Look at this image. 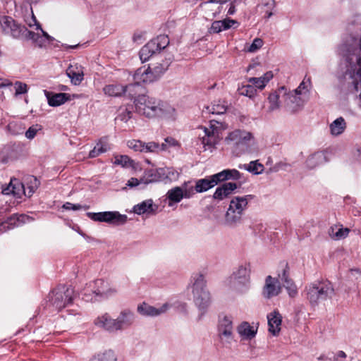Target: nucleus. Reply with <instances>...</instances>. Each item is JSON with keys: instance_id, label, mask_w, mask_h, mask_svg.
<instances>
[{"instance_id": "nucleus-16", "label": "nucleus", "mask_w": 361, "mask_h": 361, "mask_svg": "<svg viewBox=\"0 0 361 361\" xmlns=\"http://www.w3.org/2000/svg\"><path fill=\"white\" fill-rule=\"evenodd\" d=\"M115 321L116 332L121 331L133 325L135 321V314L131 310L125 309L120 312Z\"/></svg>"}, {"instance_id": "nucleus-20", "label": "nucleus", "mask_w": 361, "mask_h": 361, "mask_svg": "<svg viewBox=\"0 0 361 361\" xmlns=\"http://www.w3.org/2000/svg\"><path fill=\"white\" fill-rule=\"evenodd\" d=\"M286 94V87L282 86L271 93L268 97L269 106L268 111L272 112L280 108V104L283 102V97Z\"/></svg>"}, {"instance_id": "nucleus-42", "label": "nucleus", "mask_w": 361, "mask_h": 361, "mask_svg": "<svg viewBox=\"0 0 361 361\" xmlns=\"http://www.w3.org/2000/svg\"><path fill=\"white\" fill-rule=\"evenodd\" d=\"M276 279H279V283L281 282L283 283V286L293 282V279L290 277L289 267L288 264H285L281 273L278 274V277Z\"/></svg>"}, {"instance_id": "nucleus-58", "label": "nucleus", "mask_w": 361, "mask_h": 361, "mask_svg": "<svg viewBox=\"0 0 361 361\" xmlns=\"http://www.w3.org/2000/svg\"><path fill=\"white\" fill-rule=\"evenodd\" d=\"M140 183H144L143 178H140V180H138L136 178H131L130 179H129L128 180V183H126V185L130 188H133V187L139 185Z\"/></svg>"}, {"instance_id": "nucleus-21", "label": "nucleus", "mask_w": 361, "mask_h": 361, "mask_svg": "<svg viewBox=\"0 0 361 361\" xmlns=\"http://www.w3.org/2000/svg\"><path fill=\"white\" fill-rule=\"evenodd\" d=\"M236 330L242 340L250 341L255 337L257 327L251 326L247 322H243L237 326Z\"/></svg>"}, {"instance_id": "nucleus-4", "label": "nucleus", "mask_w": 361, "mask_h": 361, "mask_svg": "<svg viewBox=\"0 0 361 361\" xmlns=\"http://www.w3.org/2000/svg\"><path fill=\"white\" fill-rule=\"evenodd\" d=\"M252 198V195L234 197L231 200L229 207L225 215L226 224L229 226H235L240 224L243 212L247 207L248 201Z\"/></svg>"}, {"instance_id": "nucleus-62", "label": "nucleus", "mask_w": 361, "mask_h": 361, "mask_svg": "<svg viewBox=\"0 0 361 361\" xmlns=\"http://www.w3.org/2000/svg\"><path fill=\"white\" fill-rule=\"evenodd\" d=\"M222 21L224 22V30L231 28L233 25L238 23L235 20H232V19H229V18H226V19L223 20Z\"/></svg>"}, {"instance_id": "nucleus-17", "label": "nucleus", "mask_w": 361, "mask_h": 361, "mask_svg": "<svg viewBox=\"0 0 361 361\" xmlns=\"http://www.w3.org/2000/svg\"><path fill=\"white\" fill-rule=\"evenodd\" d=\"M94 324L109 333H116V321L109 313H104L98 316L94 320Z\"/></svg>"}, {"instance_id": "nucleus-44", "label": "nucleus", "mask_w": 361, "mask_h": 361, "mask_svg": "<svg viewBox=\"0 0 361 361\" xmlns=\"http://www.w3.org/2000/svg\"><path fill=\"white\" fill-rule=\"evenodd\" d=\"M115 160L114 164L116 165H121L123 167H128L131 166L134 163V161L132 160L127 155H118L115 156Z\"/></svg>"}, {"instance_id": "nucleus-53", "label": "nucleus", "mask_w": 361, "mask_h": 361, "mask_svg": "<svg viewBox=\"0 0 361 361\" xmlns=\"http://www.w3.org/2000/svg\"><path fill=\"white\" fill-rule=\"evenodd\" d=\"M263 45V41L262 39L259 38H255L252 43L250 45V47L247 48V51L249 52H255L257 51L259 48H261Z\"/></svg>"}, {"instance_id": "nucleus-2", "label": "nucleus", "mask_w": 361, "mask_h": 361, "mask_svg": "<svg viewBox=\"0 0 361 361\" xmlns=\"http://www.w3.org/2000/svg\"><path fill=\"white\" fill-rule=\"evenodd\" d=\"M191 283L193 301L201 312L200 317H202L211 304V295L207 288V281L202 274H194Z\"/></svg>"}, {"instance_id": "nucleus-63", "label": "nucleus", "mask_w": 361, "mask_h": 361, "mask_svg": "<svg viewBox=\"0 0 361 361\" xmlns=\"http://www.w3.org/2000/svg\"><path fill=\"white\" fill-rule=\"evenodd\" d=\"M12 188H13V183H12V179H11L10 183L7 186L3 188L2 193L4 195H11V194L13 195V190H12Z\"/></svg>"}, {"instance_id": "nucleus-10", "label": "nucleus", "mask_w": 361, "mask_h": 361, "mask_svg": "<svg viewBox=\"0 0 361 361\" xmlns=\"http://www.w3.org/2000/svg\"><path fill=\"white\" fill-rule=\"evenodd\" d=\"M87 215L94 221L105 222L115 226H121L127 222L128 217L118 212H88Z\"/></svg>"}, {"instance_id": "nucleus-55", "label": "nucleus", "mask_w": 361, "mask_h": 361, "mask_svg": "<svg viewBox=\"0 0 361 361\" xmlns=\"http://www.w3.org/2000/svg\"><path fill=\"white\" fill-rule=\"evenodd\" d=\"M132 116V111L126 108L122 110L117 117L121 121L127 122Z\"/></svg>"}, {"instance_id": "nucleus-50", "label": "nucleus", "mask_w": 361, "mask_h": 361, "mask_svg": "<svg viewBox=\"0 0 361 361\" xmlns=\"http://www.w3.org/2000/svg\"><path fill=\"white\" fill-rule=\"evenodd\" d=\"M7 129L13 135H19L23 133L24 128L16 123H10L7 126Z\"/></svg>"}, {"instance_id": "nucleus-36", "label": "nucleus", "mask_w": 361, "mask_h": 361, "mask_svg": "<svg viewBox=\"0 0 361 361\" xmlns=\"http://www.w3.org/2000/svg\"><path fill=\"white\" fill-rule=\"evenodd\" d=\"M163 171L162 169H149L145 171L144 179V184H148L152 182L159 181L160 180V175Z\"/></svg>"}, {"instance_id": "nucleus-8", "label": "nucleus", "mask_w": 361, "mask_h": 361, "mask_svg": "<svg viewBox=\"0 0 361 361\" xmlns=\"http://www.w3.org/2000/svg\"><path fill=\"white\" fill-rule=\"evenodd\" d=\"M169 44V39L167 35H161L147 42L140 51V59L142 62L149 59L157 52L164 49Z\"/></svg>"}, {"instance_id": "nucleus-34", "label": "nucleus", "mask_w": 361, "mask_h": 361, "mask_svg": "<svg viewBox=\"0 0 361 361\" xmlns=\"http://www.w3.org/2000/svg\"><path fill=\"white\" fill-rule=\"evenodd\" d=\"M345 128L346 123L344 118L339 117L330 125L331 133L333 135H339L344 131Z\"/></svg>"}, {"instance_id": "nucleus-57", "label": "nucleus", "mask_w": 361, "mask_h": 361, "mask_svg": "<svg viewBox=\"0 0 361 361\" xmlns=\"http://www.w3.org/2000/svg\"><path fill=\"white\" fill-rule=\"evenodd\" d=\"M212 178L215 181L216 185H217L220 182L226 181V175L225 174V171L223 170L222 171L217 173L216 174H214L212 176Z\"/></svg>"}, {"instance_id": "nucleus-28", "label": "nucleus", "mask_w": 361, "mask_h": 361, "mask_svg": "<svg viewBox=\"0 0 361 361\" xmlns=\"http://www.w3.org/2000/svg\"><path fill=\"white\" fill-rule=\"evenodd\" d=\"M157 208L158 206L154 204L153 200L148 199L135 204L133 208V212L138 215H142L146 213H154Z\"/></svg>"}, {"instance_id": "nucleus-27", "label": "nucleus", "mask_w": 361, "mask_h": 361, "mask_svg": "<svg viewBox=\"0 0 361 361\" xmlns=\"http://www.w3.org/2000/svg\"><path fill=\"white\" fill-rule=\"evenodd\" d=\"M190 195L187 191H183L180 187H174L169 190L166 193V197L169 200V206L171 207L174 203L180 202L183 197L189 198Z\"/></svg>"}, {"instance_id": "nucleus-48", "label": "nucleus", "mask_w": 361, "mask_h": 361, "mask_svg": "<svg viewBox=\"0 0 361 361\" xmlns=\"http://www.w3.org/2000/svg\"><path fill=\"white\" fill-rule=\"evenodd\" d=\"M107 151V147L101 142L97 144V145L92 149L89 153L90 158H94L98 157L99 154Z\"/></svg>"}, {"instance_id": "nucleus-52", "label": "nucleus", "mask_w": 361, "mask_h": 361, "mask_svg": "<svg viewBox=\"0 0 361 361\" xmlns=\"http://www.w3.org/2000/svg\"><path fill=\"white\" fill-rule=\"evenodd\" d=\"M14 87L16 90V94H25L27 92V86L25 83H23L20 81H17L14 84Z\"/></svg>"}, {"instance_id": "nucleus-7", "label": "nucleus", "mask_w": 361, "mask_h": 361, "mask_svg": "<svg viewBox=\"0 0 361 361\" xmlns=\"http://www.w3.org/2000/svg\"><path fill=\"white\" fill-rule=\"evenodd\" d=\"M50 301L53 307L58 310H61L73 303L74 299V290L71 286L63 285L56 288L49 294Z\"/></svg>"}, {"instance_id": "nucleus-39", "label": "nucleus", "mask_w": 361, "mask_h": 361, "mask_svg": "<svg viewBox=\"0 0 361 361\" xmlns=\"http://www.w3.org/2000/svg\"><path fill=\"white\" fill-rule=\"evenodd\" d=\"M140 83V82L135 81L134 83H130L124 86L125 94H128V95L131 98L139 94L142 91V86Z\"/></svg>"}, {"instance_id": "nucleus-56", "label": "nucleus", "mask_w": 361, "mask_h": 361, "mask_svg": "<svg viewBox=\"0 0 361 361\" xmlns=\"http://www.w3.org/2000/svg\"><path fill=\"white\" fill-rule=\"evenodd\" d=\"M283 287L286 289L290 297L295 298L297 295L298 288L294 281L289 283L288 285H285Z\"/></svg>"}, {"instance_id": "nucleus-13", "label": "nucleus", "mask_w": 361, "mask_h": 361, "mask_svg": "<svg viewBox=\"0 0 361 361\" xmlns=\"http://www.w3.org/2000/svg\"><path fill=\"white\" fill-rule=\"evenodd\" d=\"M171 306L172 305L170 303L165 302L159 307H155L147 303L143 302L137 306V312L142 316L157 317L167 312Z\"/></svg>"}, {"instance_id": "nucleus-30", "label": "nucleus", "mask_w": 361, "mask_h": 361, "mask_svg": "<svg viewBox=\"0 0 361 361\" xmlns=\"http://www.w3.org/2000/svg\"><path fill=\"white\" fill-rule=\"evenodd\" d=\"M170 63V59H164L163 58H161L157 61L150 63L149 66L150 67L151 70L154 71V73L158 75L160 78L164 72L168 69Z\"/></svg>"}, {"instance_id": "nucleus-64", "label": "nucleus", "mask_w": 361, "mask_h": 361, "mask_svg": "<svg viewBox=\"0 0 361 361\" xmlns=\"http://www.w3.org/2000/svg\"><path fill=\"white\" fill-rule=\"evenodd\" d=\"M164 144L166 145V149L169 146H176L178 145V142L173 137H168L165 139V142Z\"/></svg>"}, {"instance_id": "nucleus-51", "label": "nucleus", "mask_w": 361, "mask_h": 361, "mask_svg": "<svg viewBox=\"0 0 361 361\" xmlns=\"http://www.w3.org/2000/svg\"><path fill=\"white\" fill-rule=\"evenodd\" d=\"M224 22L222 20H216L212 23V26L209 29L210 33H219L222 30H224Z\"/></svg>"}, {"instance_id": "nucleus-54", "label": "nucleus", "mask_w": 361, "mask_h": 361, "mask_svg": "<svg viewBox=\"0 0 361 361\" xmlns=\"http://www.w3.org/2000/svg\"><path fill=\"white\" fill-rule=\"evenodd\" d=\"M40 129L41 128L38 125L30 126L25 132V137L30 140L33 139L35 137L37 131Z\"/></svg>"}, {"instance_id": "nucleus-60", "label": "nucleus", "mask_w": 361, "mask_h": 361, "mask_svg": "<svg viewBox=\"0 0 361 361\" xmlns=\"http://www.w3.org/2000/svg\"><path fill=\"white\" fill-rule=\"evenodd\" d=\"M63 208L67 210H78L82 208V206L80 204H72L71 202H66L63 205Z\"/></svg>"}, {"instance_id": "nucleus-37", "label": "nucleus", "mask_w": 361, "mask_h": 361, "mask_svg": "<svg viewBox=\"0 0 361 361\" xmlns=\"http://www.w3.org/2000/svg\"><path fill=\"white\" fill-rule=\"evenodd\" d=\"M90 361H117V356L112 350H107L94 355Z\"/></svg>"}, {"instance_id": "nucleus-11", "label": "nucleus", "mask_w": 361, "mask_h": 361, "mask_svg": "<svg viewBox=\"0 0 361 361\" xmlns=\"http://www.w3.org/2000/svg\"><path fill=\"white\" fill-rule=\"evenodd\" d=\"M128 147L135 152L142 153H159L166 150V145H159L156 142H145L140 140H132L128 142Z\"/></svg>"}, {"instance_id": "nucleus-35", "label": "nucleus", "mask_w": 361, "mask_h": 361, "mask_svg": "<svg viewBox=\"0 0 361 361\" xmlns=\"http://www.w3.org/2000/svg\"><path fill=\"white\" fill-rule=\"evenodd\" d=\"M239 168L256 175L262 173L264 169V166L258 160L252 161L248 164L240 165Z\"/></svg>"}, {"instance_id": "nucleus-15", "label": "nucleus", "mask_w": 361, "mask_h": 361, "mask_svg": "<svg viewBox=\"0 0 361 361\" xmlns=\"http://www.w3.org/2000/svg\"><path fill=\"white\" fill-rule=\"evenodd\" d=\"M283 106L286 110L291 114L300 110L303 106V101L300 97L290 94L286 87V94L283 97Z\"/></svg>"}, {"instance_id": "nucleus-23", "label": "nucleus", "mask_w": 361, "mask_h": 361, "mask_svg": "<svg viewBox=\"0 0 361 361\" xmlns=\"http://www.w3.org/2000/svg\"><path fill=\"white\" fill-rule=\"evenodd\" d=\"M238 188V185L235 183H226L218 187L214 195L213 198L217 200H223L228 197L233 190Z\"/></svg>"}, {"instance_id": "nucleus-12", "label": "nucleus", "mask_w": 361, "mask_h": 361, "mask_svg": "<svg viewBox=\"0 0 361 361\" xmlns=\"http://www.w3.org/2000/svg\"><path fill=\"white\" fill-rule=\"evenodd\" d=\"M200 129L202 130V133L199 134V139L203 145L204 151L209 150L212 152L219 141L217 130L212 128V126H211L210 128L200 127Z\"/></svg>"}, {"instance_id": "nucleus-6", "label": "nucleus", "mask_w": 361, "mask_h": 361, "mask_svg": "<svg viewBox=\"0 0 361 361\" xmlns=\"http://www.w3.org/2000/svg\"><path fill=\"white\" fill-rule=\"evenodd\" d=\"M254 139L250 132L245 130L235 129L225 137L226 145L232 147L237 153H245L248 151L250 142Z\"/></svg>"}, {"instance_id": "nucleus-61", "label": "nucleus", "mask_w": 361, "mask_h": 361, "mask_svg": "<svg viewBox=\"0 0 361 361\" xmlns=\"http://www.w3.org/2000/svg\"><path fill=\"white\" fill-rule=\"evenodd\" d=\"M32 20L36 25V30H40L43 34V36H44L47 39H49L50 38V36L42 30V28L41 27V25L39 22H37L35 16L33 14L32 15Z\"/></svg>"}, {"instance_id": "nucleus-46", "label": "nucleus", "mask_w": 361, "mask_h": 361, "mask_svg": "<svg viewBox=\"0 0 361 361\" xmlns=\"http://www.w3.org/2000/svg\"><path fill=\"white\" fill-rule=\"evenodd\" d=\"M239 91L240 94L250 98H253L257 93V89L251 84L243 85Z\"/></svg>"}, {"instance_id": "nucleus-26", "label": "nucleus", "mask_w": 361, "mask_h": 361, "mask_svg": "<svg viewBox=\"0 0 361 361\" xmlns=\"http://www.w3.org/2000/svg\"><path fill=\"white\" fill-rule=\"evenodd\" d=\"M44 94L51 106H59L71 99V95L66 93H52L44 90Z\"/></svg>"}, {"instance_id": "nucleus-41", "label": "nucleus", "mask_w": 361, "mask_h": 361, "mask_svg": "<svg viewBox=\"0 0 361 361\" xmlns=\"http://www.w3.org/2000/svg\"><path fill=\"white\" fill-rule=\"evenodd\" d=\"M26 32V27L20 24H16L14 26H10L4 34L10 35L14 38H20L23 36V34Z\"/></svg>"}, {"instance_id": "nucleus-49", "label": "nucleus", "mask_w": 361, "mask_h": 361, "mask_svg": "<svg viewBox=\"0 0 361 361\" xmlns=\"http://www.w3.org/2000/svg\"><path fill=\"white\" fill-rule=\"evenodd\" d=\"M226 180H237L241 178L242 174L236 169H224Z\"/></svg>"}, {"instance_id": "nucleus-47", "label": "nucleus", "mask_w": 361, "mask_h": 361, "mask_svg": "<svg viewBox=\"0 0 361 361\" xmlns=\"http://www.w3.org/2000/svg\"><path fill=\"white\" fill-rule=\"evenodd\" d=\"M206 111L203 110L204 112H207L212 114H222L226 112V107L220 104H213L211 106H207Z\"/></svg>"}, {"instance_id": "nucleus-29", "label": "nucleus", "mask_w": 361, "mask_h": 361, "mask_svg": "<svg viewBox=\"0 0 361 361\" xmlns=\"http://www.w3.org/2000/svg\"><path fill=\"white\" fill-rule=\"evenodd\" d=\"M326 161L327 159L325 153L323 152H317L308 157L306 160V166L310 169H313Z\"/></svg>"}, {"instance_id": "nucleus-5", "label": "nucleus", "mask_w": 361, "mask_h": 361, "mask_svg": "<svg viewBox=\"0 0 361 361\" xmlns=\"http://www.w3.org/2000/svg\"><path fill=\"white\" fill-rule=\"evenodd\" d=\"M250 263L240 264L230 276V288L240 294L247 293L250 287Z\"/></svg>"}, {"instance_id": "nucleus-18", "label": "nucleus", "mask_w": 361, "mask_h": 361, "mask_svg": "<svg viewBox=\"0 0 361 361\" xmlns=\"http://www.w3.org/2000/svg\"><path fill=\"white\" fill-rule=\"evenodd\" d=\"M158 79H159V76L154 73L149 66L147 68L145 67L138 68L133 75L134 81L142 83L153 82Z\"/></svg>"}, {"instance_id": "nucleus-1", "label": "nucleus", "mask_w": 361, "mask_h": 361, "mask_svg": "<svg viewBox=\"0 0 361 361\" xmlns=\"http://www.w3.org/2000/svg\"><path fill=\"white\" fill-rule=\"evenodd\" d=\"M136 111L148 118L165 117L174 119L175 109L166 102L145 94H139L134 101Z\"/></svg>"}, {"instance_id": "nucleus-14", "label": "nucleus", "mask_w": 361, "mask_h": 361, "mask_svg": "<svg viewBox=\"0 0 361 361\" xmlns=\"http://www.w3.org/2000/svg\"><path fill=\"white\" fill-rule=\"evenodd\" d=\"M282 290V286L279 279L271 276H267L265 279L264 286L262 294L266 299H270L279 295Z\"/></svg>"}, {"instance_id": "nucleus-19", "label": "nucleus", "mask_w": 361, "mask_h": 361, "mask_svg": "<svg viewBox=\"0 0 361 361\" xmlns=\"http://www.w3.org/2000/svg\"><path fill=\"white\" fill-rule=\"evenodd\" d=\"M94 287L92 289L96 295L108 297L115 294L117 290L115 288L109 287V283L102 279L95 280L93 282Z\"/></svg>"}, {"instance_id": "nucleus-40", "label": "nucleus", "mask_w": 361, "mask_h": 361, "mask_svg": "<svg viewBox=\"0 0 361 361\" xmlns=\"http://www.w3.org/2000/svg\"><path fill=\"white\" fill-rule=\"evenodd\" d=\"M39 184L40 183L36 177L30 176L27 178V181L25 183L27 193L26 196H32L35 191L38 188Z\"/></svg>"}, {"instance_id": "nucleus-38", "label": "nucleus", "mask_w": 361, "mask_h": 361, "mask_svg": "<svg viewBox=\"0 0 361 361\" xmlns=\"http://www.w3.org/2000/svg\"><path fill=\"white\" fill-rule=\"evenodd\" d=\"M349 233V229L338 226H331L329 230V234L334 240H340L345 238Z\"/></svg>"}, {"instance_id": "nucleus-43", "label": "nucleus", "mask_w": 361, "mask_h": 361, "mask_svg": "<svg viewBox=\"0 0 361 361\" xmlns=\"http://www.w3.org/2000/svg\"><path fill=\"white\" fill-rule=\"evenodd\" d=\"M13 195L20 197L22 193L27 195L25 185L24 183H20L18 179H12Z\"/></svg>"}, {"instance_id": "nucleus-45", "label": "nucleus", "mask_w": 361, "mask_h": 361, "mask_svg": "<svg viewBox=\"0 0 361 361\" xmlns=\"http://www.w3.org/2000/svg\"><path fill=\"white\" fill-rule=\"evenodd\" d=\"M17 24L16 21L10 16H4L0 17V26L4 33L8 29L10 26H14Z\"/></svg>"}, {"instance_id": "nucleus-9", "label": "nucleus", "mask_w": 361, "mask_h": 361, "mask_svg": "<svg viewBox=\"0 0 361 361\" xmlns=\"http://www.w3.org/2000/svg\"><path fill=\"white\" fill-rule=\"evenodd\" d=\"M217 333L221 344L224 347L230 348L232 343L235 341L231 317L228 316L219 317Z\"/></svg>"}, {"instance_id": "nucleus-59", "label": "nucleus", "mask_w": 361, "mask_h": 361, "mask_svg": "<svg viewBox=\"0 0 361 361\" xmlns=\"http://www.w3.org/2000/svg\"><path fill=\"white\" fill-rule=\"evenodd\" d=\"M23 36H25L26 38L32 39L34 42H37L39 38V34L35 33L34 32L29 31L26 28V32L23 34Z\"/></svg>"}, {"instance_id": "nucleus-31", "label": "nucleus", "mask_w": 361, "mask_h": 361, "mask_svg": "<svg viewBox=\"0 0 361 361\" xmlns=\"http://www.w3.org/2000/svg\"><path fill=\"white\" fill-rule=\"evenodd\" d=\"M216 185L215 181L212 176L205 178L199 179L196 181L195 189L197 192H204Z\"/></svg>"}, {"instance_id": "nucleus-33", "label": "nucleus", "mask_w": 361, "mask_h": 361, "mask_svg": "<svg viewBox=\"0 0 361 361\" xmlns=\"http://www.w3.org/2000/svg\"><path fill=\"white\" fill-rule=\"evenodd\" d=\"M103 91L105 94L110 97H121L125 94L124 86L120 84H111L106 85Z\"/></svg>"}, {"instance_id": "nucleus-22", "label": "nucleus", "mask_w": 361, "mask_h": 361, "mask_svg": "<svg viewBox=\"0 0 361 361\" xmlns=\"http://www.w3.org/2000/svg\"><path fill=\"white\" fill-rule=\"evenodd\" d=\"M66 75L73 85H78L83 80L82 67L77 63L71 64L66 70Z\"/></svg>"}, {"instance_id": "nucleus-25", "label": "nucleus", "mask_w": 361, "mask_h": 361, "mask_svg": "<svg viewBox=\"0 0 361 361\" xmlns=\"http://www.w3.org/2000/svg\"><path fill=\"white\" fill-rule=\"evenodd\" d=\"M28 217L26 215H17L13 214L8 217L6 221L0 224V232H5L9 229L13 228L16 226H19L21 224L25 221Z\"/></svg>"}, {"instance_id": "nucleus-32", "label": "nucleus", "mask_w": 361, "mask_h": 361, "mask_svg": "<svg viewBox=\"0 0 361 361\" xmlns=\"http://www.w3.org/2000/svg\"><path fill=\"white\" fill-rule=\"evenodd\" d=\"M273 78V73L271 71L267 72L263 76L259 78H250L248 82L255 88L262 90L266 84Z\"/></svg>"}, {"instance_id": "nucleus-3", "label": "nucleus", "mask_w": 361, "mask_h": 361, "mask_svg": "<svg viewBox=\"0 0 361 361\" xmlns=\"http://www.w3.org/2000/svg\"><path fill=\"white\" fill-rule=\"evenodd\" d=\"M306 298L313 307L319 302L331 299L334 288L329 281H316L305 287Z\"/></svg>"}, {"instance_id": "nucleus-24", "label": "nucleus", "mask_w": 361, "mask_h": 361, "mask_svg": "<svg viewBox=\"0 0 361 361\" xmlns=\"http://www.w3.org/2000/svg\"><path fill=\"white\" fill-rule=\"evenodd\" d=\"M269 331L276 336L281 331L282 317L278 311H274L267 315Z\"/></svg>"}]
</instances>
